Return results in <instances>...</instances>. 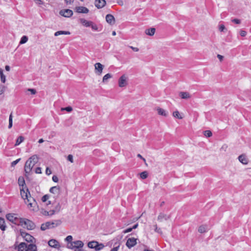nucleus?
<instances>
[{
	"label": "nucleus",
	"instance_id": "f257e3e1",
	"mask_svg": "<svg viewBox=\"0 0 251 251\" xmlns=\"http://www.w3.org/2000/svg\"><path fill=\"white\" fill-rule=\"evenodd\" d=\"M39 160L38 156L36 155H33L29 157L25 162L24 170L26 174H29L31 171L34 166L38 162Z\"/></svg>",
	"mask_w": 251,
	"mask_h": 251
},
{
	"label": "nucleus",
	"instance_id": "f03ea898",
	"mask_svg": "<svg viewBox=\"0 0 251 251\" xmlns=\"http://www.w3.org/2000/svg\"><path fill=\"white\" fill-rule=\"evenodd\" d=\"M6 219L10 222L17 225H20L22 218L18 217L16 214L9 213L6 215Z\"/></svg>",
	"mask_w": 251,
	"mask_h": 251
},
{
	"label": "nucleus",
	"instance_id": "7ed1b4c3",
	"mask_svg": "<svg viewBox=\"0 0 251 251\" xmlns=\"http://www.w3.org/2000/svg\"><path fill=\"white\" fill-rule=\"evenodd\" d=\"M22 221L20 225L24 227L28 230H32L35 228V225L32 221L26 219H22Z\"/></svg>",
	"mask_w": 251,
	"mask_h": 251
},
{
	"label": "nucleus",
	"instance_id": "20e7f679",
	"mask_svg": "<svg viewBox=\"0 0 251 251\" xmlns=\"http://www.w3.org/2000/svg\"><path fill=\"white\" fill-rule=\"evenodd\" d=\"M88 247L91 249H94L96 251L102 250L104 246L102 243H99L97 241H93L88 243Z\"/></svg>",
	"mask_w": 251,
	"mask_h": 251
},
{
	"label": "nucleus",
	"instance_id": "39448f33",
	"mask_svg": "<svg viewBox=\"0 0 251 251\" xmlns=\"http://www.w3.org/2000/svg\"><path fill=\"white\" fill-rule=\"evenodd\" d=\"M95 73L99 75H101L104 66L100 63H97L95 64Z\"/></svg>",
	"mask_w": 251,
	"mask_h": 251
},
{
	"label": "nucleus",
	"instance_id": "423d86ee",
	"mask_svg": "<svg viewBox=\"0 0 251 251\" xmlns=\"http://www.w3.org/2000/svg\"><path fill=\"white\" fill-rule=\"evenodd\" d=\"M59 14L63 17L69 18L73 15V12L70 9H63L60 11Z\"/></svg>",
	"mask_w": 251,
	"mask_h": 251
},
{
	"label": "nucleus",
	"instance_id": "0eeeda50",
	"mask_svg": "<svg viewBox=\"0 0 251 251\" xmlns=\"http://www.w3.org/2000/svg\"><path fill=\"white\" fill-rule=\"evenodd\" d=\"M137 239L132 237L129 238L127 240L126 243V246L129 248L130 249L132 247H134L137 243Z\"/></svg>",
	"mask_w": 251,
	"mask_h": 251
},
{
	"label": "nucleus",
	"instance_id": "6e6552de",
	"mask_svg": "<svg viewBox=\"0 0 251 251\" xmlns=\"http://www.w3.org/2000/svg\"><path fill=\"white\" fill-rule=\"evenodd\" d=\"M127 77L126 75H122L119 79V86L120 87H125L127 85Z\"/></svg>",
	"mask_w": 251,
	"mask_h": 251
},
{
	"label": "nucleus",
	"instance_id": "1a4fd4ad",
	"mask_svg": "<svg viewBox=\"0 0 251 251\" xmlns=\"http://www.w3.org/2000/svg\"><path fill=\"white\" fill-rule=\"evenodd\" d=\"M21 234L25 238V240L28 242H33L35 239L33 236L25 232L21 231Z\"/></svg>",
	"mask_w": 251,
	"mask_h": 251
},
{
	"label": "nucleus",
	"instance_id": "9d476101",
	"mask_svg": "<svg viewBox=\"0 0 251 251\" xmlns=\"http://www.w3.org/2000/svg\"><path fill=\"white\" fill-rule=\"evenodd\" d=\"M20 193L22 198L24 200H26V199L28 198V197L30 195V192L28 189H26V191L24 190V187L20 189Z\"/></svg>",
	"mask_w": 251,
	"mask_h": 251
},
{
	"label": "nucleus",
	"instance_id": "9b49d317",
	"mask_svg": "<svg viewBox=\"0 0 251 251\" xmlns=\"http://www.w3.org/2000/svg\"><path fill=\"white\" fill-rule=\"evenodd\" d=\"M49 245L52 248L59 249L60 247L59 242L55 239H51L48 242Z\"/></svg>",
	"mask_w": 251,
	"mask_h": 251
},
{
	"label": "nucleus",
	"instance_id": "f8f14e48",
	"mask_svg": "<svg viewBox=\"0 0 251 251\" xmlns=\"http://www.w3.org/2000/svg\"><path fill=\"white\" fill-rule=\"evenodd\" d=\"M75 10L78 13H88L89 11V9L84 6H77L75 8Z\"/></svg>",
	"mask_w": 251,
	"mask_h": 251
},
{
	"label": "nucleus",
	"instance_id": "ddd939ff",
	"mask_svg": "<svg viewBox=\"0 0 251 251\" xmlns=\"http://www.w3.org/2000/svg\"><path fill=\"white\" fill-rule=\"evenodd\" d=\"M106 4V1L105 0H95V5L98 9L103 7Z\"/></svg>",
	"mask_w": 251,
	"mask_h": 251
},
{
	"label": "nucleus",
	"instance_id": "4468645a",
	"mask_svg": "<svg viewBox=\"0 0 251 251\" xmlns=\"http://www.w3.org/2000/svg\"><path fill=\"white\" fill-rule=\"evenodd\" d=\"M50 192L56 196L60 194V188L59 186H53L50 188Z\"/></svg>",
	"mask_w": 251,
	"mask_h": 251
},
{
	"label": "nucleus",
	"instance_id": "2eb2a0df",
	"mask_svg": "<svg viewBox=\"0 0 251 251\" xmlns=\"http://www.w3.org/2000/svg\"><path fill=\"white\" fill-rule=\"evenodd\" d=\"M106 21L111 25L115 24V18L111 14H107L105 17Z\"/></svg>",
	"mask_w": 251,
	"mask_h": 251
},
{
	"label": "nucleus",
	"instance_id": "dca6fc26",
	"mask_svg": "<svg viewBox=\"0 0 251 251\" xmlns=\"http://www.w3.org/2000/svg\"><path fill=\"white\" fill-rule=\"evenodd\" d=\"M62 209V205L60 203H57L54 207V208L51 210L53 212V215L55 213H57L60 211Z\"/></svg>",
	"mask_w": 251,
	"mask_h": 251
},
{
	"label": "nucleus",
	"instance_id": "f3484780",
	"mask_svg": "<svg viewBox=\"0 0 251 251\" xmlns=\"http://www.w3.org/2000/svg\"><path fill=\"white\" fill-rule=\"evenodd\" d=\"M27 246L28 244L25 243H21L19 244L18 246V251H27Z\"/></svg>",
	"mask_w": 251,
	"mask_h": 251
},
{
	"label": "nucleus",
	"instance_id": "a211bd4d",
	"mask_svg": "<svg viewBox=\"0 0 251 251\" xmlns=\"http://www.w3.org/2000/svg\"><path fill=\"white\" fill-rule=\"evenodd\" d=\"M239 161L243 164H247L248 163V160L245 154H241L238 157Z\"/></svg>",
	"mask_w": 251,
	"mask_h": 251
},
{
	"label": "nucleus",
	"instance_id": "6ab92c4d",
	"mask_svg": "<svg viewBox=\"0 0 251 251\" xmlns=\"http://www.w3.org/2000/svg\"><path fill=\"white\" fill-rule=\"evenodd\" d=\"M46 223L49 224L48 225L49 228H51L55 227L57 226H58L59 225H60V221L59 220H57V221H55V222H48Z\"/></svg>",
	"mask_w": 251,
	"mask_h": 251
},
{
	"label": "nucleus",
	"instance_id": "aec40b11",
	"mask_svg": "<svg viewBox=\"0 0 251 251\" xmlns=\"http://www.w3.org/2000/svg\"><path fill=\"white\" fill-rule=\"evenodd\" d=\"M179 95L183 99H188L191 97L190 94L186 92H181Z\"/></svg>",
	"mask_w": 251,
	"mask_h": 251
},
{
	"label": "nucleus",
	"instance_id": "412c9836",
	"mask_svg": "<svg viewBox=\"0 0 251 251\" xmlns=\"http://www.w3.org/2000/svg\"><path fill=\"white\" fill-rule=\"evenodd\" d=\"M170 218V216L165 214L164 213H161L158 216V220L162 222L163 220H167Z\"/></svg>",
	"mask_w": 251,
	"mask_h": 251
},
{
	"label": "nucleus",
	"instance_id": "4be33fe9",
	"mask_svg": "<svg viewBox=\"0 0 251 251\" xmlns=\"http://www.w3.org/2000/svg\"><path fill=\"white\" fill-rule=\"evenodd\" d=\"M41 213L46 216H52L53 215V212L50 210V211H47L45 209H42L41 210Z\"/></svg>",
	"mask_w": 251,
	"mask_h": 251
},
{
	"label": "nucleus",
	"instance_id": "5701e85b",
	"mask_svg": "<svg viewBox=\"0 0 251 251\" xmlns=\"http://www.w3.org/2000/svg\"><path fill=\"white\" fill-rule=\"evenodd\" d=\"M73 243L74 244L75 248H81L84 246L83 243L80 240L74 241Z\"/></svg>",
	"mask_w": 251,
	"mask_h": 251
},
{
	"label": "nucleus",
	"instance_id": "b1692460",
	"mask_svg": "<svg viewBox=\"0 0 251 251\" xmlns=\"http://www.w3.org/2000/svg\"><path fill=\"white\" fill-rule=\"evenodd\" d=\"M80 22L84 26L86 27L90 26L92 23V22L87 21L84 19H80Z\"/></svg>",
	"mask_w": 251,
	"mask_h": 251
},
{
	"label": "nucleus",
	"instance_id": "393cba45",
	"mask_svg": "<svg viewBox=\"0 0 251 251\" xmlns=\"http://www.w3.org/2000/svg\"><path fill=\"white\" fill-rule=\"evenodd\" d=\"M155 32V28L152 27L146 30L145 33L147 35L149 36H153Z\"/></svg>",
	"mask_w": 251,
	"mask_h": 251
},
{
	"label": "nucleus",
	"instance_id": "a878e982",
	"mask_svg": "<svg viewBox=\"0 0 251 251\" xmlns=\"http://www.w3.org/2000/svg\"><path fill=\"white\" fill-rule=\"evenodd\" d=\"M208 230V227L205 225H202L199 227L198 231L200 233H203Z\"/></svg>",
	"mask_w": 251,
	"mask_h": 251
},
{
	"label": "nucleus",
	"instance_id": "bb28decb",
	"mask_svg": "<svg viewBox=\"0 0 251 251\" xmlns=\"http://www.w3.org/2000/svg\"><path fill=\"white\" fill-rule=\"evenodd\" d=\"M27 251H37V247L35 245L33 244H28L27 246Z\"/></svg>",
	"mask_w": 251,
	"mask_h": 251
},
{
	"label": "nucleus",
	"instance_id": "cd10ccee",
	"mask_svg": "<svg viewBox=\"0 0 251 251\" xmlns=\"http://www.w3.org/2000/svg\"><path fill=\"white\" fill-rule=\"evenodd\" d=\"M0 228L4 231L5 230L6 226L5 225V221L3 218H0Z\"/></svg>",
	"mask_w": 251,
	"mask_h": 251
},
{
	"label": "nucleus",
	"instance_id": "c85d7f7f",
	"mask_svg": "<svg viewBox=\"0 0 251 251\" xmlns=\"http://www.w3.org/2000/svg\"><path fill=\"white\" fill-rule=\"evenodd\" d=\"M157 111L158 112V114L160 115H162V116H167V114L166 111L162 108H157Z\"/></svg>",
	"mask_w": 251,
	"mask_h": 251
},
{
	"label": "nucleus",
	"instance_id": "c756f323",
	"mask_svg": "<svg viewBox=\"0 0 251 251\" xmlns=\"http://www.w3.org/2000/svg\"><path fill=\"white\" fill-rule=\"evenodd\" d=\"M69 35L70 34V32L69 31H58L55 32L54 36H57L60 35Z\"/></svg>",
	"mask_w": 251,
	"mask_h": 251
},
{
	"label": "nucleus",
	"instance_id": "7c9ffc66",
	"mask_svg": "<svg viewBox=\"0 0 251 251\" xmlns=\"http://www.w3.org/2000/svg\"><path fill=\"white\" fill-rule=\"evenodd\" d=\"M24 139H25V138L23 136H19L16 140V142L15 146H17L19 145L21 143H22L24 141Z\"/></svg>",
	"mask_w": 251,
	"mask_h": 251
},
{
	"label": "nucleus",
	"instance_id": "2f4dec72",
	"mask_svg": "<svg viewBox=\"0 0 251 251\" xmlns=\"http://www.w3.org/2000/svg\"><path fill=\"white\" fill-rule=\"evenodd\" d=\"M112 77V75L110 74H107L104 76L102 78V82L103 83H106L107 81V80Z\"/></svg>",
	"mask_w": 251,
	"mask_h": 251
},
{
	"label": "nucleus",
	"instance_id": "473e14b6",
	"mask_svg": "<svg viewBox=\"0 0 251 251\" xmlns=\"http://www.w3.org/2000/svg\"><path fill=\"white\" fill-rule=\"evenodd\" d=\"M18 184L20 186L24 187L25 181L23 177H20L18 179Z\"/></svg>",
	"mask_w": 251,
	"mask_h": 251
},
{
	"label": "nucleus",
	"instance_id": "72a5a7b5",
	"mask_svg": "<svg viewBox=\"0 0 251 251\" xmlns=\"http://www.w3.org/2000/svg\"><path fill=\"white\" fill-rule=\"evenodd\" d=\"M35 201L34 198L31 197L30 195L28 197V198L26 199V200H25V202L26 204Z\"/></svg>",
	"mask_w": 251,
	"mask_h": 251
},
{
	"label": "nucleus",
	"instance_id": "f704fd0d",
	"mask_svg": "<svg viewBox=\"0 0 251 251\" xmlns=\"http://www.w3.org/2000/svg\"><path fill=\"white\" fill-rule=\"evenodd\" d=\"M140 177L143 179H146L148 176V172L147 171H144L140 174Z\"/></svg>",
	"mask_w": 251,
	"mask_h": 251
},
{
	"label": "nucleus",
	"instance_id": "c9c22d12",
	"mask_svg": "<svg viewBox=\"0 0 251 251\" xmlns=\"http://www.w3.org/2000/svg\"><path fill=\"white\" fill-rule=\"evenodd\" d=\"M0 75L1 82L3 83H5L6 80L5 76L3 75V71L2 69H0Z\"/></svg>",
	"mask_w": 251,
	"mask_h": 251
},
{
	"label": "nucleus",
	"instance_id": "e433bc0d",
	"mask_svg": "<svg viewBox=\"0 0 251 251\" xmlns=\"http://www.w3.org/2000/svg\"><path fill=\"white\" fill-rule=\"evenodd\" d=\"M173 116L178 118V119H182L183 117L180 115L179 112L178 111H176L173 113Z\"/></svg>",
	"mask_w": 251,
	"mask_h": 251
},
{
	"label": "nucleus",
	"instance_id": "4c0bfd02",
	"mask_svg": "<svg viewBox=\"0 0 251 251\" xmlns=\"http://www.w3.org/2000/svg\"><path fill=\"white\" fill-rule=\"evenodd\" d=\"M204 135L206 137H210L212 135V132L210 130H205L203 132Z\"/></svg>",
	"mask_w": 251,
	"mask_h": 251
},
{
	"label": "nucleus",
	"instance_id": "58836bf2",
	"mask_svg": "<svg viewBox=\"0 0 251 251\" xmlns=\"http://www.w3.org/2000/svg\"><path fill=\"white\" fill-rule=\"evenodd\" d=\"M28 40V38L27 36H23L21 39V41L20 42V43L21 44H25V43Z\"/></svg>",
	"mask_w": 251,
	"mask_h": 251
},
{
	"label": "nucleus",
	"instance_id": "ea45409f",
	"mask_svg": "<svg viewBox=\"0 0 251 251\" xmlns=\"http://www.w3.org/2000/svg\"><path fill=\"white\" fill-rule=\"evenodd\" d=\"M49 224V223H45V224H43L42 225H41V229L42 230H46L47 229L49 228V227H48V225Z\"/></svg>",
	"mask_w": 251,
	"mask_h": 251
},
{
	"label": "nucleus",
	"instance_id": "a19ab883",
	"mask_svg": "<svg viewBox=\"0 0 251 251\" xmlns=\"http://www.w3.org/2000/svg\"><path fill=\"white\" fill-rule=\"evenodd\" d=\"M12 126V114L11 113V114L9 116V125H8V128H10Z\"/></svg>",
	"mask_w": 251,
	"mask_h": 251
},
{
	"label": "nucleus",
	"instance_id": "79ce46f5",
	"mask_svg": "<svg viewBox=\"0 0 251 251\" xmlns=\"http://www.w3.org/2000/svg\"><path fill=\"white\" fill-rule=\"evenodd\" d=\"M50 198V195H45L42 198V201L43 202H46Z\"/></svg>",
	"mask_w": 251,
	"mask_h": 251
},
{
	"label": "nucleus",
	"instance_id": "37998d69",
	"mask_svg": "<svg viewBox=\"0 0 251 251\" xmlns=\"http://www.w3.org/2000/svg\"><path fill=\"white\" fill-rule=\"evenodd\" d=\"M73 237L71 235H68L67 236V237L65 238V240L69 243L73 242Z\"/></svg>",
	"mask_w": 251,
	"mask_h": 251
},
{
	"label": "nucleus",
	"instance_id": "c03bdc74",
	"mask_svg": "<svg viewBox=\"0 0 251 251\" xmlns=\"http://www.w3.org/2000/svg\"><path fill=\"white\" fill-rule=\"evenodd\" d=\"M62 110H66L68 112H70L73 110V108L71 106H68L65 108H62Z\"/></svg>",
	"mask_w": 251,
	"mask_h": 251
},
{
	"label": "nucleus",
	"instance_id": "a18cd8bd",
	"mask_svg": "<svg viewBox=\"0 0 251 251\" xmlns=\"http://www.w3.org/2000/svg\"><path fill=\"white\" fill-rule=\"evenodd\" d=\"M67 248L68 249H75V247H74V244L73 243V242H71V243H69L67 245Z\"/></svg>",
	"mask_w": 251,
	"mask_h": 251
},
{
	"label": "nucleus",
	"instance_id": "49530a36",
	"mask_svg": "<svg viewBox=\"0 0 251 251\" xmlns=\"http://www.w3.org/2000/svg\"><path fill=\"white\" fill-rule=\"evenodd\" d=\"M27 206L29 208H33L34 207L35 205H36V202H33L30 203H27Z\"/></svg>",
	"mask_w": 251,
	"mask_h": 251
},
{
	"label": "nucleus",
	"instance_id": "de8ad7c7",
	"mask_svg": "<svg viewBox=\"0 0 251 251\" xmlns=\"http://www.w3.org/2000/svg\"><path fill=\"white\" fill-rule=\"evenodd\" d=\"M67 159L68 161H70L71 163L74 162L73 156L72 154H69L68 156Z\"/></svg>",
	"mask_w": 251,
	"mask_h": 251
},
{
	"label": "nucleus",
	"instance_id": "09e8293b",
	"mask_svg": "<svg viewBox=\"0 0 251 251\" xmlns=\"http://www.w3.org/2000/svg\"><path fill=\"white\" fill-rule=\"evenodd\" d=\"M27 91L30 92L32 95H34L36 93V91L34 89L29 88L27 90Z\"/></svg>",
	"mask_w": 251,
	"mask_h": 251
},
{
	"label": "nucleus",
	"instance_id": "8fccbe9b",
	"mask_svg": "<svg viewBox=\"0 0 251 251\" xmlns=\"http://www.w3.org/2000/svg\"><path fill=\"white\" fill-rule=\"evenodd\" d=\"M92 29L94 30H98V26L94 24L93 23H92V25H90Z\"/></svg>",
	"mask_w": 251,
	"mask_h": 251
},
{
	"label": "nucleus",
	"instance_id": "3c124183",
	"mask_svg": "<svg viewBox=\"0 0 251 251\" xmlns=\"http://www.w3.org/2000/svg\"><path fill=\"white\" fill-rule=\"evenodd\" d=\"M119 247L120 244L118 243V245L114 247L112 249H111L110 251H118Z\"/></svg>",
	"mask_w": 251,
	"mask_h": 251
},
{
	"label": "nucleus",
	"instance_id": "603ef678",
	"mask_svg": "<svg viewBox=\"0 0 251 251\" xmlns=\"http://www.w3.org/2000/svg\"><path fill=\"white\" fill-rule=\"evenodd\" d=\"M35 173L38 174H40L42 173L41 168L40 167H37L35 169Z\"/></svg>",
	"mask_w": 251,
	"mask_h": 251
},
{
	"label": "nucleus",
	"instance_id": "864d4df0",
	"mask_svg": "<svg viewBox=\"0 0 251 251\" xmlns=\"http://www.w3.org/2000/svg\"><path fill=\"white\" fill-rule=\"evenodd\" d=\"M20 160V158L18 159L13 161L11 163V166H13V167L15 165H16L19 162Z\"/></svg>",
	"mask_w": 251,
	"mask_h": 251
},
{
	"label": "nucleus",
	"instance_id": "5fc2aeb1",
	"mask_svg": "<svg viewBox=\"0 0 251 251\" xmlns=\"http://www.w3.org/2000/svg\"><path fill=\"white\" fill-rule=\"evenodd\" d=\"M240 34L241 36L244 37L247 35V32L244 30H240Z\"/></svg>",
	"mask_w": 251,
	"mask_h": 251
},
{
	"label": "nucleus",
	"instance_id": "6e6d98bb",
	"mask_svg": "<svg viewBox=\"0 0 251 251\" xmlns=\"http://www.w3.org/2000/svg\"><path fill=\"white\" fill-rule=\"evenodd\" d=\"M35 2L38 5L43 4L44 2L41 0H34Z\"/></svg>",
	"mask_w": 251,
	"mask_h": 251
},
{
	"label": "nucleus",
	"instance_id": "4d7b16f0",
	"mask_svg": "<svg viewBox=\"0 0 251 251\" xmlns=\"http://www.w3.org/2000/svg\"><path fill=\"white\" fill-rule=\"evenodd\" d=\"M5 91V87L3 86H0V95H2Z\"/></svg>",
	"mask_w": 251,
	"mask_h": 251
},
{
	"label": "nucleus",
	"instance_id": "13d9d810",
	"mask_svg": "<svg viewBox=\"0 0 251 251\" xmlns=\"http://www.w3.org/2000/svg\"><path fill=\"white\" fill-rule=\"evenodd\" d=\"M232 22L236 24H239L241 23L240 20L239 19H234L232 20Z\"/></svg>",
	"mask_w": 251,
	"mask_h": 251
},
{
	"label": "nucleus",
	"instance_id": "bf43d9fd",
	"mask_svg": "<svg viewBox=\"0 0 251 251\" xmlns=\"http://www.w3.org/2000/svg\"><path fill=\"white\" fill-rule=\"evenodd\" d=\"M52 179L55 182H57L58 181V178L56 176H53Z\"/></svg>",
	"mask_w": 251,
	"mask_h": 251
},
{
	"label": "nucleus",
	"instance_id": "052dcab7",
	"mask_svg": "<svg viewBox=\"0 0 251 251\" xmlns=\"http://www.w3.org/2000/svg\"><path fill=\"white\" fill-rule=\"evenodd\" d=\"M46 174L47 175H50L51 174V171L48 167L46 168Z\"/></svg>",
	"mask_w": 251,
	"mask_h": 251
},
{
	"label": "nucleus",
	"instance_id": "680f3d73",
	"mask_svg": "<svg viewBox=\"0 0 251 251\" xmlns=\"http://www.w3.org/2000/svg\"><path fill=\"white\" fill-rule=\"evenodd\" d=\"M133 229L132 228V227H129V228H128L127 229H126V230H125L124 231H123V233H128V232H131L132 231Z\"/></svg>",
	"mask_w": 251,
	"mask_h": 251
},
{
	"label": "nucleus",
	"instance_id": "e2e57ef3",
	"mask_svg": "<svg viewBox=\"0 0 251 251\" xmlns=\"http://www.w3.org/2000/svg\"><path fill=\"white\" fill-rule=\"evenodd\" d=\"M225 29V27L224 25H220V26H219V30L220 31H224Z\"/></svg>",
	"mask_w": 251,
	"mask_h": 251
},
{
	"label": "nucleus",
	"instance_id": "0e129e2a",
	"mask_svg": "<svg viewBox=\"0 0 251 251\" xmlns=\"http://www.w3.org/2000/svg\"><path fill=\"white\" fill-rule=\"evenodd\" d=\"M129 47H130V48H131L134 51L137 52V51H139V49L137 48L133 47L132 46H130Z\"/></svg>",
	"mask_w": 251,
	"mask_h": 251
},
{
	"label": "nucleus",
	"instance_id": "69168bd1",
	"mask_svg": "<svg viewBox=\"0 0 251 251\" xmlns=\"http://www.w3.org/2000/svg\"><path fill=\"white\" fill-rule=\"evenodd\" d=\"M217 57L218 58L220 61H222L224 58V56L220 54H218Z\"/></svg>",
	"mask_w": 251,
	"mask_h": 251
},
{
	"label": "nucleus",
	"instance_id": "338daca9",
	"mask_svg": "<svg viewBox=\"0 0 251 251\" xmlns=\"http://www.w3.org/2000/svg\"><path fill=\"white\" fill-rule=\"evenodd\" d=\"M67 4H71L73 2V0H65Z\"/></svg>",
	"mask_w": 251,
	"mask_h": 251
},
{
	"label": "nucleus",
	"instance_id": "774afa93",
	"mask_svg": "<svg viewBox=\"0 0 251 251\" xmlns=\"http://www.w3.org/2000/svg\"><path fill=\"white\" fill-rule=\"evenodd\" d=\"M137 157L140 158L141 159H142L144 161H145V162L146 161L144 157H143L141 154H137Z\"/></svg>",
	"mask_w": 251,
	"mask_h": 251
}]
</instances>
